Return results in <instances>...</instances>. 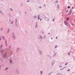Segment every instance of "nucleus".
<instances>
[{
	"label": "nucleus",
	"mask_w": 75,
	"mask_h": 75,
	"mask_svg": "<svg viewBox=\"0 0 75 75\" xmlns=\"http://www.w3.org/2000/svg\"><path fill=\"white\" fill-rule=\"evenodd\" d=\"M45 20H46V21H49V18H47L46 17L45 18Z\"/></svg>",
	"instance_id": "nucleus-1"
},
{
	"label": "nucleus",
	"mask_w": 75,
	"mask_h": 75,
	"mask_svg": "<svg viewBox=\"0 0 75 75\" xmlns=\"http://www.w3.org/2000/svg\"><path fill=\"white\" fill-rule=\"evenodd\" d=\"M64 24L65 25H67V24H68V22H67V21H64Z\"/></svg>",
	"instance_id": "nucleus-2"
},
{
	"label": "nucleus",
	"mask_w": 75,
	"mask_h": 75,
	"mask_svg": "<svg viewBox=\"0 0 75 75\" xmlns=\"http://www.w3.org/2000/svg\"><path fill=\"white\" fill-rule=\"evenodd\" d=\"M72 11H69V15H71V13Z\"/></svg>",
	"instance_id": "nucleus-3"
},
{
	"label": "nucleus",
	"mask_w": 75,
	"mask_h": 75,
	"mask_svg": "<svg viewBox=\"0 0 75 75\" xmlns=\"http://www.w3.org/2000/svg\"><path fill=\"white\" fill-rule=\"evenodd\" d=\"M4 58H7V53H6V54L5 55Z\"/></svg>",
	"instance_id": "nucleus-4"
},
{
	"label": "nucleus",
	"mask_w": 75,
	"mask_h": 75,
	"mask_svg": "<svg viewBox=\"0 0 75 75\" xmlns=\"http://www.w3.org/2000/svg\"><path fill=\"white\" fill-rule=\"evenodd\" d=\"M69 20V18H66V20H67V21H68V20Z\"/></svg>",
	"instance_id": "nucleus-5"
},
{
	"label": "nucleus",
	"mask_w": 75,
	"mask_h": 75,
	"mask_svg": "<svg viewBox=\"0 0 75 75\" xmlns=\"http://www.w3.org/2000/svg\"><path fill=\"white\" fill-rule=\"evenodd\" d=\"M40 16L38 15V20H40Z\"/></svg>",
	"instance_id": "nucleus-6"
},
{
	"label": "nucleus",
	"mask_w": 75,
	"mask_h": 75,
	"mask_svg": "<svg viewBox=\"0 0 75 75\" xmlns=\"http://www.w3.org/2000/svg\"><path fill=\"white\" fill-rule=\"evenodd\" d=\"M57 8H59V5H57Z\"/></svg>",
	"instance_id": "nucleus-7"
},
{
	"label": "nucleus",
	"mask_w": 75,
	"mask_h": 75,
	"mask_svg": "<svg viewBox=\"0 0 75 75\" xmlns=\"http://www.w3.org/2000/svg\"><path fill=\"white\" fill-rule=\"evenodd\" d=\"M41 38H42V37H41V36H40L39 37V39H41Z\"/></svg>",
	"instance_id": "nucleus-8"
},
{
	"label": "nucleus",
	"mask_w": 75,
	"mask_h": 75,
	"mask_svg": "<svg viewBox=\"0 0 75 75\" xmlns=\"http://www.w3.org/2000/svg\"><path fill=\"white\" fill-rule=\"evenodd\" d=\"M5 43H6V45H7V40H5Z\"/></svg>",
	"instance_id": "nucleus-9"
},
{
	"label": "nucleus",
	"mask_w": 75,
	"mask_h": 75,
	"mask_svg": "<svg viewBox=\"0 0 75 75\" xmlns=\"http://www.w3.org/2000/svg\"><path fill=\"white\" fill-rule=\"evenodd\" d=\"M13 54V53L11 51V54H10V55H12V54Z\"/></svg>",
	"instance_id": "nucleus-10"
},
{
	"label": "nucleus",
	"mask_w": 75,
	"mask_h": 75,
	"mask_svg": "<svg viewBox=\"0 0 75 75\" xmlns=\"http://www.w3.org/2000/svg\"><path fill=\"white\" fill-rule=\"evenodd\" d=\"M2 38H3V39H4V37L3 36H2Z\"/></svg>",
	"instance_id": "nucleus-11"
},
{
	"label": "nucleus",
	"mask_w": 75,
	"mask_h": 75,
	"mask_svg": "<svg viewBox=\"0 0 75 75\" xmlns=\"http://www.w3.org/2000/svg\"><path fill=\"white\" fill-rule=\"evenodd\" d=\"M57 45H56L54 47L55 48H57Z\"/></svg>",
	"instance_id": "nucleus-12"
},
{
	"label": "nucleus",
	"mask_w": 75,
	"mask_h": 75,
	"mask_svg": "<svg viewBox=\"0 0 75 75\" xmlns=\"http://www.w3.org/2000/svg\"><path fill=\"white\" fill-rule=\"evenodd\" d=\"M67 7L68 8H70V6H68Z\"/></svg>",
	"instance_id": "nucleus-13"
},
{
	"label": "nucleus",
	"mask_w": 75,
	"mask_h": 75,
	"mask_svg": "<svg viewBox=\"0 0 75 75\" xmlns=\"http://www.w3.org/2000/svg\"><path fill=\"white\" fill-rule=\"evenodd\" d=\"M34 18H37V17L36 16H34Z\"/></svg>",
	"instance_id": "nucleus-14"
},
{
	"label": "nucleus",
	"mask_w": 75,
	"mask_h": 75,
	"mask_svg": "<svg viewBox=\"0 0 75 75\" xmlns=\"http://www.w3.org/2000/svg\"><path fill=\"white\" fill-rule=\"evenodd\" d=\"M10 63H11H11H12V62L10 60Z\"/></svg>",
	"instance_id": "nucleus-15"
},
{
	"label": "nucleus",
	"mask_w": 75,
	"mask_h": 75,
	"mask_svg": "<svg viewBox=\"0 0 75 75\" xmlns=\"http://www.w3.org/2000/svg\"><path fill=\"white\" fill-rule=\"evenodd\" d=\"M67 71H70V69H69L67 70Z\"/></svg>",
	"instance_id": "nucleus-16"
},
{
	"label": "nucleus",
	"mask_w": 75,
	"mask_h": 75,
	"mask_svg": "<svg viewBox=\"0 0 75 75\" xmlns=\"http://www.w3.org/2000/svg\"><path fill=\"white\" fill-rule=\"evenodd\" d=\"M68 55H69V56H70V53H68Z\"/></svg>",
	"instance_id": "nucleus-17"
},
{
	"label": "nucleus",
	"mask_w": 75,
	"mask_h": 75,
	"mask_svg": "<svg viewBox=\"0 0 75 75\" xmlns=\"http://www.w3.org/2000/svg\"><path fill=\"white\" fill-rule=\"evenodd\" d=\"M37 25H36L35 26V28H37Z\"/></svg>",
	"instance_id": "nucleus-18"
},
{
	"label": "nucleus",
	"mask_w": 75,
	"mask_h": 75,
	"mask_svg": "<svg viewBox=\"0 0 75 75\" xmlns=\"http://www.w3.org/2000/svg\"><path fill=\"white\" fill-rule=\"evenodd\" d=\"M68 10H67L66 11V13H68Z\"/></svg>",
	"instance_id": "nucleus-19"
},
{
	"label": "nucleus",
	"mask_w": 75,
	"mask_h": 75,
	"mask_svg": "<svg viewBox=\"0 0 75 75\" xmlns=\"http://www.w3.org/2000/svg\"><path fill=\"white\" fill-rule=\"evenodd\" d=\"M11 11H13V9H12L11 8Z\"/></svg>",
	"instance_id": "nucleus-20"
},
{
	"label": "nucleus",
	"mask_w": 75,
	"mask_h": 75,
	"mask_svg": "<svg viewBox=\"0 0 75 75\" xmlns=\"http://www.w3.org/2000/svg\"><path fill=\"white\" fill-rule=\"evenodd\" d=\"M54 20H55V18H54L53 20V21H54Z\"/></svg>",
	"instance_id": "nucleus-21"
},
{
	"label": "nucleus",
	"mask_w": 75,
	"mask_h": 75,
	"mask_svg": "<svg viewBox=\"0 0 75 75\" xmlns=\"http://www.w3.org/2000/svg\"><path fill=\"white\" fill-rule=\"evenodd\" d=\"M59 68H61V67H62V66H59Z\"/></svg>",
	"instance_id": "nucleus-22"
},
{
	"label": "nucleus",
	"mask_w": 75,
	"mask_h": 75,
	"mask_svg": "<svg viewBox=\"0 0 75 75\" xmlns=\"http://www.w3.org/2000/svg\"><path fill=\"white\" fill-rule=\"evenodd\" d=\"M58 1H56V3H58Z\"/></svg>",
	"instance_id": "nucleus-23"
},
{
	"label": "nucleus",
	"mask_w": 75,
	"mask_h": 75,
	"mask_svg": "<svg viewBox=\"0 0 75 75\" xmlns=\"http://www.w3.org/2000/svg\"><path fill=\"white\" fill-rule=\"evenodd\" d=\"M42 71H40V72L41 73V74H42Z\"/></svg>",
	"instance_id": "nucleus-24"
},
{
	"label": "nucleus",
	"mask_w": 75,
	"mask_h": 75,
	"mask_svg": "<svg viewBox=\"0 0 75 75\" xmlns=\"http://www.w3.org/2000/svg\"><path fill=\"white\" fill-rule=\"evenodd\" d=\"M62 69H60V71H62Z\"/></svg>",
	"instance_id": "nucleus-25"
},
{
	"label": "nucleus",
	"mask_w": 75,
	"mask_h": 75,
	"mask_svg": "<svg viewBox=\"0 0 75 75\" xmlns=\"http://www.w3.org/2000/svg\"><path fill=\"white\" fill-rule=\"evenodd\" d=\"M29 1H30L28 0V1H27V2H29Z\"/></svg>",
	"instance_id": "nucleus-26"
},
{
	"label": "nucleus",
	"mask_w": 75,
	"mask_h": 75,
	"mask_svg": "<svg viewBox=\"0 0 75 75\" xmlns=\"http://www.w3.org/2000/svg\"><path fill=\"white\" fill-rule=\"evenodd\" d=\"M39 8H41V7L40 6Z\"/></svg>",
	"instance_id": "nucleus-27"
},
{
	"label": "nucleus",
	"mask_w": 75,
	"mask_h": 75,
	"mask_svg": "<svg viewBox=\"0 0 75 75\" xmlns=\"http://www.w3.org/2000/svg\"><path fill=\"white\" fill-rule=\"evenodd\" d=\"M56 39H58V37H56Z\"/></svg>",
	"instance_id": "nucleus-28"
},
{
	"label": "nucleus",
	"mask_w": 75,
	"mask_h": 75,
	"mask_svg": "<svg viewBox=\"0 0 75 75\" xmlns=\"http://www.w3.org/2000/svg\"><path fill=\"white\" fill-rule=\"evenodd\" d=\"M3 46V45H1V47H2Z\"/></svg>",
	"instance_id": "nucleus-29"
},
{
	"label": "nucleus",
	"mask_w": 75,
	"mask_h": 75,
	"mask_svg": "<svg viewBox=\"0 0 75 75\" xmlns=\"http://www.w3.org/2000/svg\"><path fill=\"white\" fill-rule=\"evenodd\" d=\"M72 9H73V8H74V7L73 6V7H72Z\"/></svg>",
	"instance_id": "nucleus-30"
},
{
	"label": "nucleus",
	"mask_w": 75,
	"mask_h": 75,
	"mask_svg": "<svg viewBox=\"0 0 75 75\" xmlns=\"http://www.w3.org/2000/svg\"><path fill=\"white\" fill-rule=\"evenodd\" d=\"M3 30V29L2 28H1V30Z\"/></svg>",
	"instance_id": "nucleus-31"
},
{
	"label": "nucleus",
	"mask_w": 75,
	"mask_h": 75,
	"mask_svg": "<svg viewBox=\"0 0 75 75\" xmlns=\"http://www.w3.org/2000/svg\"><path fill=\"white\" fill-rule=\"evenodd\" d=\"M67 65V64H65V66Z\"/></svg>",
	"instance_id": "nucleus-32"
},
{
	"label": "nucleus",
	"mask_w": 75,
	"mask_h": 75,
	"mask_svg": "<svg viewBox=\"0 0 75 75\" xmlns=\"http://www.w3.org/2000/svg\"><path fill=\"white\" fill-rule=\"evenodd\" d=\"M0 68H1V66L0 65Z\"/></svg>",
	"instance_id": "nucleus-33"
},
{
	"label": "nucleus",
	"mask_w": 75,
	"mask_h": 75,
	"mask_svg": "<svg viewBox=\"0 0 75 75\" xmlns=\"http://www.w3.org/2000/svg\"><path fill=\"white\" fill-rule=\"evenodd\" d=\"M40 21H41V19H40Z\"/></svg>",
	"instance_id": "nucleus-34"
},
{
	"label": "nucleus",
	"mask_w": 75,
	"mask_h": 75,
	"mask_svg": "<svg viewBox=\"0 0 75 75\" xmlns=\"http://www.w3.org/2000/svg\"><path fill=\"white\" fill-rule=\"evenodd\" d=\"M8 69V68H6V69Z\"/></svg>",
	"instance_id": "nucleus-35"
},
{
	"label": "nucleus",
	"mask_w": 75,
	"mask_h": 75,
	"mask_svg": "<svg viewBox=\"0 0 75 75\" xmlns=\"http://www.w3.org/2000/svg\"><path fill=\"white\" fill-rule=\"evenodd\" d=\"M0 40H1V39L0 38Z\"/></svg>",
	"instance_id": "nucleus-36"
},
{
	"label": "nucleus",
	"mask_w": 75,
	"mask_h": 75,
	"mask_svg": "<svg viewBox=\"0 0 75 75\" xmlns=\"http://www.w3.org/2000/svg\"><path fill=\"white\" fill-rule=\"evenodd\" d=\"M75 5H74V7H75V4H74Z\"/></svg>",
	"instance_id": "nucleus-37"
},
{
	"label": "nucleus",
	"mask_w": 75,
	"mask_h": 75,
	"mask_svg": "<svg viewBox=\"0 0 75 75\" xmlns=\"http://www.w3.org/2000/svg\"><path fill=\"white\" fill-rule=\"evenodd\" d=\"M72 25H73V24H71Z\"/></svg>",
	"instance_id": "nucleus-38"
}]
</instances>
